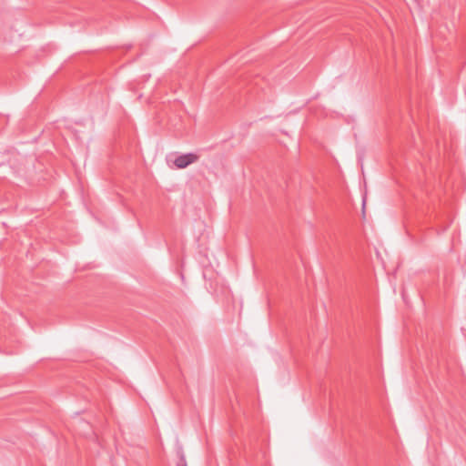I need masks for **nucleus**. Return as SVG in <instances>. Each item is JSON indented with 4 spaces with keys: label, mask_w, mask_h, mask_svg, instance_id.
I'll use <instances>...</instances> for the list:
<instances>
[{
    "label": "nucleus",
    "mask_w": 466,
    "mask_h": 466,
    "mask_svg": "<svg viewBox=\"0 0 466 466\" xmlns=\"http://www.w3.org/2000/svg\"><path fill=\"white\" fill-rule=\"evenodd\" d=\"M198 156L194 153H187L178 156L174 164L177 168H185L192 163L198 161Z\"/></svg>",
    "instance_id": "f257e3e1"
}]
</instances>
